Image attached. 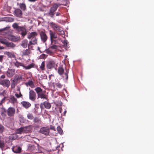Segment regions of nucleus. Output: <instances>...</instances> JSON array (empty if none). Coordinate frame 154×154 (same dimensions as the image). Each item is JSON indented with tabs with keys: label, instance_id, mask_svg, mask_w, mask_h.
I'll list each match as a JSON object with an SVG mask.
<instances>
[{
	"label": "nucleus",
	"instance_id": "nucleus-1",
	"mask_svg": "<svg viewBox=\"0 0 154 154\" xmlns=\"http://www.w3.org/2000/svg\"><path fill=\"white\" fill-rule=\"evenodd\" d=\"M38 95V98H40L42 99L47 100V96L45 94V91H42V89L39 87H37L35 89Z\"/></svg>",
	"mask_w": 154,
	"mask_h": 154
},
{
	"label": "nucleus",
	"instance_id": "nucleus-2",
	"mask_svg": "<svg viewBox=\"0 0 154 154\" xmlns=\"http://www.w3.org/2000/svg\"><path fill=\"white\" fill-rule=\"evenodd\" d=\"M60 5V4L59 3L54 4L51 7L49 12L48 13V15L51 18H53L55 13L56 11Z\"/></svg>",
	"mask_w": 154,
	"mask_h": 154
},
{
	"label": "nucleus",
	"instance_id": "nucleus-3",
	"mask_svg": "<svg viewBox=\"0 0 154 154\" xmlns=\"http://www.w3.org/2000/svg\"><path fill=\"white\" fill-rule=\"evenodd\" d=\"M10 27L7 26L3 29H0V34L3 35L8 36L10 34Z\"/></svg>",
	"mask_w": 154,
	"mask_h": 154
},
{
	"label": "nucleus",
	"instance_id": "nucleus-4",
	"mask_svg": "<svg viewBox=\"0 0 154 154\" xmlns=\"http://www.w3.org/2000/svg\"><path fill=\"white\" fill-rule=\"evenodd\" d=\"M15 109L13 107H10L6 111L9 117L13 116L15 113Z\"/></svg>",
	"mask_w": 154,
	"mask_h": 154
},
{
	"label": "nucleus",
	"instance_id": "nucleus-5",
	"mask_svg": "<svg viewBox=\"0 0 154 154\" xmlns=\"http://www.w3.org/2000/svg\"><path fill=\"white\" fill-rule=\"evenodd\" d=\"M50 24L53 29L55 31H59L62 28V27L60 26L53 22L50 23Z\"/></svg>",
	"mask_w": 154,
	"mask_h": 154
},
{
	"label": "nucleus",
	"instance_id": "nucleus-6",
	"mask_svg": "<svg viewBox=\"0 0 154 154\" xmlns=\"http://www.w3.org/2000/svg\"><path fill=\"white\" fill-rule=\"evenodd\" d=\"M49 32L50 40L51 42H52L54 41V39H56L57 38V35L55 32L51 30H49Z\"/></svg>",
	"mask_w": 154,
	"mask_h": 154
},
{
	"label": "nucleus",
	"instance_id": "nucleus-7",
	"mask_svg": "<svg viewBox=\"0 0 154 154\" xmlns=\"http://www.w3.org/2000/svg\"><path fill=\"white\" fill-rule=\"evenodd\" d=\"M40 35L41 39L43 42H45L47 41L48 37L45 31H41L40 32Z\"/></svg>",
	"mask_w": 154,
	"mask_h": 154
},
{
	"label": "nucleus",
	"instance_id": "nucleus-8",
	"mask_svg": "<svg viewBox=\"0 0 154 154\" xmlns=\"http://www.w3.org/2000/svg\"><path fill=\"white\" fill-rule=\"evenodd\" d=\"M0 84L8 88L10 85V81L8 79H4L0 81Z\"/></svg>",
	"mask_w": 154,
	"mask_h": 154
},
{
	"label": "nucleus",
	"instance_id": "nucleus-9",
	"mask_svg": "<svg viewBox=\"0 0 154 154\" xmlns=\"http://www.w3.org/2000/svg\"><path fill=\"white\" fill-rule=\"evenodd\" d=\"M39 132L42 134L48 135L49 133V130L47 127H42L40 129Z\"/></svg>",
	"mask_w": 154,
	"mask_h": 154
},
{
	"label": "nucleus",
	"instance_id": "nucleus-10",
	"mask_svg": "<svg viewBox=\"0 0 154 154\" xmlns=\"http://www.w3.org/2000/svg\"><path fill=\"white\" fill-rule=\"evenodd\" d=\"M36 94L32 90H30L29 92V98L30 100L34 101L36 99Z\"/></svg>",
	"mask_w": 154,
	"mask_h": 154
},
{
	"label": "nucleus",
	"instance_id": "nucleus-11",
	"mask_svg": "<svg viewBox=\"0 0 154 154\" xmlns=\"http://www.w3.org/2000/svg\"><path fill=\"white\" fill-rule=\"evenodd\" d=\"M15 73V70L14 69H8L7 72V75L8 77H12Z\"/></svg>",
	"mask_w": 154,
	"mask_h": 154
},
{
	"label": "nucleus",
	"instance_id": "nucleus-12",
	"mask_svg": "<svg viewBox=\"0 0 154 154\" xmlns=\"http://www.w3.org/2000/svg\"><path fill=\"white\" fill-rule=\"evenodd\" d=\"M19 32H21L20 34L23 36H24L27 34L26 29L24 26H20L17 31Z\"/></svg>",
	"mask_w": 154,
	"mask_h": 154
},
{
	"label": "nucleus",
	"instance_id": "nucleus-13",
	"mask_svg": "<svg viewBox=\"0 0 154 154\" xmlns=\"http://www.w3.org/2000/svg\"><path fill=\"white\" fill-rule=\"evenodd\" d=\"M5 38L10 41L14 42L17 41L19 39L18 38L16 37L14 35H12L10 34H9L8 36L5 37Z\"/></svg>",
	"mask_w": 154,
	"mask_h": 154
},
{
	"label": "nucleus",
	"instance_id": "nucleus-14",
	"mask_svg": "<svg viewBox=\"0 0 154 154\" xmlns=\"http://www.w3.org/2000/svg\"><path fill=\"white\" fill-rule=\"evenodd\" d=\"M37 39L36 37L30 39L28 45V48H29L30 46L32 45H35L37 44Z\"/></svg>",
	"mask_w": 154,
	"mask_h": 154
},
{
	"label": "nucleus",
	"instance_id": "nucleus-15",
	"mask_svg": "<svg viewBox=\"0 0 154 154\" xmlns=\"http://www.w3.org/2000/svg\"><path fill=\"white\" fill-rule=\"evenodd\" d=\"M14 15L17 17H21L22 15V12L21 10L17 8L16 9L14 12Z\"/></svg>",
	"mask_w": 154,
	"mask_h": 154
},
{
	"label": "nucleus",
	"instance_id": "nucleus-16",
	"mask_svg": "<svg viewBox=\"0 0 154 154\" xmlns=\"http://www.w3.org/2000/svg\"><path fill=\"white\" fill-rule=\"evenodd\" d=\"M9 102L14 105L15 103H17V100L14 96H11L9 98Z\"/></svg>",
	"mask_w": 154,
	"mask_h": 154
},
{
	"label": "nucleus",
	"instance_id": "nucleus-17",
	"mask_svg": "<svg viewBox=\"0 0 154 154\" xmlns=\"http://www.w3.org/2000/svg\"><path fill=\"white\" fill-rule=\"evenodd\" d=\"M38 35L37 33L36 32H32L30 33L27 36V38L30 40L33 38L36 37Z\"/></svg>",
	"mask_w": 154,
	"mask_h": 154
},
{
	"label": "nucleus",
	"instance_id": "nucleus-18",
	"mask_svg": "<svg viewBox=\"0 0 154 154\" xmlns=\"http://www.w3.org/2000/svg\"><path fill=\"white\" fill-rule=\"evenodd\" d=\"M55 65V63L53 61H50L47 64V67L48 69H51L54 67Z\"/></svg>",
	"mask_w": 154,
	"mask_h": 154
},
{
	"label": "nucleus",
	"instance_id": "nucleus-19",
	"mask_svg": "<svg viewBox=\"0 0 154 154\" xmlns=\"http://www.w3.org/2000/svg\"><path fill=\"white\" fill-rule=\"evenodd\" d=\"M21 104L23 107L27 109L30 107L31 106V104L29 102L23 101L21 102Z\"/></svg>",
	"mask_w": 154,
	"mask_h": 154
},
{
	"label": "nucleus",
	"instance_id": "nucleus-20",
	"mask_svg": "<svg viewBox=\"0 0 154 154\" xmlns=\"http://www.w3.org/2000/svg\"><path fill=\"white\" fill-rule=\"evenodd\" d=\"M0 112L2 117L5 118L6 116L7 112L4 108L2 107L0 108Z\"/></svg>",
	"mask_w": 154,
	"mask_h": 154
},
{
	"label": "nucleus",
	"instance_id": "nucleus-21",
	"mask_svg": "<svg viewBox=\"0 0 154 154\" xmlns=\"http://www.w3.org/2000/svg\"><path fill=\"white\" fill-rule=\"evenodd\" d=\"M28 41L26 39H24L21 42V45L23 48H26L28 46Z\"/></svg>",
	"mask_w": 154,
	"mask_h": 154
},
{
	"label": "nucleus",
	"instance_id": "nucleus-22",
	"mask_svg": "<svg viewBox=\"0 0 154 154\" xmlns=\"http://www.w3.org/2000/svg\"><path fill=\"white\" fill-rule=\"evenodd\" d=\"M13 151L16 153H18L20 152L21 148L19 146H15L12 149Z\"/></svg>",
	"mask_w": 154,
	"mask_h": 154
},
{
	"label": "nucleus",
	"instance_id": "nucleus-23",
	"mask_svg": "<svg viewBox=\"0 0 154 154\" xmlns=\"http://www.w3.org/2000/svg\"><path fill=\"white\" fill-rule=\"evenodd\" d=\"M5 45L8 47L11 48H14L16 47V45L12 42H8Z\"/></svg>",
	"mask_w": 154,
	"mask_h": 154
},
{
	"label": "nucleus",
	"instance_id": "nucleus-24",
	"mask_svg": "<svg viewBox=\"0 0 154 154\" xmlns=\"http://www.w3.org/2000/svg\"><path fill=\"white\" fill-rule=\"evenodd\" d=\"M22 56H25L29 55L30 53V51L28 49H26L22 52Z\"/></svg>",
	"mask_w": 154,
	"mask_h": 154
},
{
	"label": "nucleus",
	"instance_id": "nucleus-25",
	"mask_svg": "<svg viewBox=\"0 0 154 154\" xmlns=\"http://www.w3.org/2000/svg\"><path fill=\"white\" fill-rule=\"evenodd\" d=\"M22 130L23 132L24 133H27L30 131L31 130L30 127V126H28L25 127H22Z\"/></svg>",
	"mask_w": 154,
	"mask_h": 154
},
{
	"label": "nucleus",
	"instance_id": "nucleus-26",
	"mask_svg": "<svg viewBox=\"0 0 154 154\" xmlns=\"http://www.w3.org/2000/svg\"><path fill=\"white\" fill-rule=\"evenodd\" d=\"M64 72V70L63 67L62 66L59 67L58 70V72L59 75H62L63 74Z\"/></svg>",
	"mask_w": 154,
	"mask_h": 154
},
{
	"label": "nucleus",
	"instance_id": "nucleus-27",
	"mask_svg": "<svg viewBox=\"0 0 154 154\" xmlns=\"http://www.w3.org/2000/svg\"><path fill=\"white\" fill-rule=\"evenodd\" d=\"M44 105L45 107L47 109H49L51 107V104L48 102L45 101L44 103Z\"/></svg>",
	"mask_w": 154,
	"mask_h": 154
},
{
	"label": "nucleus",
	"instance_id": "nucleus-28",
	"mask_svg": "<svg viewBox=\"0 0 154 154\" xmlns=\"http://www.w3.org/2000/svg\"><path fill=\"white\" fill-rule=\"evenodd\" d=\"M20 8L23 11H25L26 9V6L24 3H20L19 4Z\"/></svg>",
	"mask_w": 154,
	"mask_h": 154
},
{
	"label": "nucleus",
	"instance_id": "nucleus-29",
	"mask_svg": "<svg viewBox=\"0 0 154 154\" xmlns=\"http://www.w3.org/2000/svg\"><path fill=\"white\" fill-rule=\"evenodd\" d=\"M26 84L27 86H29L31 88H34L35 87L32 81H29L28 82L26 83Z\"/></svg>",
	"mask_w": 154,
	"mask_h": 154
},
{
	"label": "nucleus",
	"instance_id": "nucleus-30",
	"mask_svg": "<svg viewBox=\"0 0 154 154\" xmlns=\"http://www.w3.org/2000/svg\"><path fill=\"white\" fill-rule=\"evenodd\" d=\"M1 43L4 45H6L7 43L8 42V40L4 38H0Z\"/></svg>",
	"mask_w": 154,
	"mask_h": 154
},
{
	"label": "nucleus",
	"instance_id": "nucleus-31",
	"mask_svg": "<svg viewBox=\"0 0 154 154\" xmlns=\"http://www.w3.org/2000/svg\"><path fill=\"white\" fill-rule=\"evenodd\" d=\"M5 54L7 55L10 58L15 57L14 54V53H12L6 51L5 52Z\"/></svg>",
	"mask_w": 154,
	"mask_h": 154
},
{
	"label": "nucleus",
	"instance_id": "nucleus-32",
	"mask_svg": "<svg viewBox=\"0 0 154 154\" xmlns=\"http://www.w3.org/2000/svg\"><path fill=\"white\" fill-rule=\"evenodd\" d=\"M34 66V64L33 63H32V64H31L29 65H28V66H25L24 65H23V67L25 69H29L31 68H32L33 67V66Z\"/></svg>",
	"mask_w": 154,
	"mask_h": 154
},
{
	"label": "nucleus",
	"instance_id": "nucleus-33",
	"mask_svg": "<svg viewBox=\"0 0 154 154\" xmlns=\"http://www.w3.org/2000/svg\"><path fill=\"white\" fill-rule=\"evenodd\" d=\"M14 64L15 66L18 67L20 66H23V64L22 63H20L18 61H16V62L14 63Z\"/></svg>",
	"mask_w": 154,
	"mask_h": 154
},
{
	"label": "nucleus",
	"instance_id": "nucleus-34",
	"mask_svg": "<svg viewBox=\"0 0 154 154\" xmlns=\"http://www.w3.org/2000/svg\"><path fill=\"white\" fill-rule=\"evenodd\" d=\"M34 122L36 123H40L41 122V120L38 117H35L34 119Z\"/></svg>",
	"mask_w": 154,
	"mask_h": 154
},
{
	"label": "nucleus",
	"instance_id": "nucleus-35",
	"mask_svg": "<svg viewBox=\"0 0 154 154\" xmlns=\"http://www.w3.org/2000/svg\"><path fill=\"white\" fill-rule=\"evenodd\" d=\"M13 27L14 28L16 29L17 31L19 30V29L20 28V26H18L17 23H14L12 25Z\"/></svg>",
	"mask_w": 154,
	"mask_h": 154
},
{
	"label": "nucleus",
	"instance_id": "nucleus-36",
	"mask_svg": "<svg viewBox=\"0 0 154 154\" xmlns=\"http://www.w3.org/2000/svg\"><path fill=\"white\" fill-rule=\"evenodd\" d=\"M15 96L17 98L22 97H23V95L21 94L20 91V92H19V94H18L17 93H16L15 94Z\"/></svg>",
	"mask_w": 154,
	"mask_h": 154
},
{
	"label": "nucleus",
	"instance_id": "nucleus-37",
	"mask_svg": "<svg viewBox=\"0 0 154 154\" xmlns=\"http://www.w3.org/2000/svg\"><path fill=\"white\" fill-rule=\"evenodd\" d=\"M45 62L44 61H43L42 63L41 66H40V68L42 70H44L45 69Z\"/></svg>",
	"mask_w": 154,
	"mask_h": 154
},
{
	"label": "nucleus",
	"instance_id": "nucleus-38",
	"mask_svg": "<svg viewBox=\"0 0 154 154\" xmlns=\"http://www.w3.org/2000/svg\"><path fill=\"white\" fill-rule=\"evenodd\" d=\"M57 130L59 133L62 134L63 133V131L60 126H58L57 128Z\"/></svg>",
	"mask_w": 154,
	"mask_h": 154
},
{
	"label": "nucleus",
	"instance_id": "nucleus-39",
	"mask_svg": "<svg viewBox=\"0 0 154 154\" xmlns=\"http://www.w3.org/2000/svg\"><path fill=\"white\" fill-rule=\"evenodd\" d=\"M5 146V143L4 141L0 140V148H3Z\"/></svg>",
	"mask_w": 154,
	"mask_h": 154
},
{
	"label": "nucleus",
	"instance_id": "nucleus-40",
	"mask_svg": "<svg viewBox=\"0 0 154 154\" xmlns=\"http://www.w3.org/2000/svg\"><path fill=\"white\" fill-rule=\"evenodd\" d=\"M4 130V127L1 124H0V133H2Z\"/></svg>",
	"mask_w": 154,
	"mask_h": 154
},
{
	"label": "nucleus",
	"instance_id": "nucleus-41",
	"mask_svg": "<svg viewBox=\"0 0 154 154\" xmlns=\"http://www.w3.org/2000/svg\"><path fill=\"white\" fill-rule=\"evenodd\" d=\"M28 119H32L33 118V115L30 114H29L27 116Z\"/></svg>",
	"mask_w": 154,
	"mask_h": 154
},
{
	"label": "nucleus",
	"instance_id": "nucleus-42",
	"mask_svg": "<svg viewBox=\"0 0 154 154\" xmlns=\"http://www.w3.org/2000/svg\"><path fill=\"white\" fill-rule=\"evenodd\" d=\"M59 34L60 35H62L64 34V32L63 30V28L61 29V30L59 31Z\"/></svg>",
	"mask_w": 154,
	"mask_h": 154
},
{
	"label": "nucleus",
	"instance_id": "nucleus-43",
	"mask_svg": "<svg viewBox=\"0 0 154 154\" xmlns=\"http://www.w3.org/2000/svg\"><path fill=\"white\" fill-rule=\"evenodd\" d=\"M23 132V131L22 130V128H21L19 129H18L17 131V133L18 134H21Z\"/></svg>",
	"mask_w": 154,
	"mask_h": 154
},
{
	"label": "nucleus",
	"instance_id": "nucleus-44",
	"mask_svg": "<svg viewBox=\"0 0 154 154\" xmlns=\"http://www.w3.org/2000/svg\"><path fill=\"white\" fill-rule=\"evenodd\" d=\"M50 48L52 49H56L57 48V46L56 45H54L51 46Z\"/></svg>",
	"mask_w": 154,
	"mask_h": 154
},
{
	"label": "nucleus",
	"instance_id": "nucleus-45",
	"mask_svg": "<svg viewBox=\"0 0 154 154\" xmlns=\"http://www.w3.org/2000/svg\"><path fill=\"white\" fill-rule=\"evenodd\" d=\"M5 97L4 98L2 99V100H1L0 103V105H2V104L4 103L5 100Z\"/></svg>",
	"mask_w": 154,
	"mask_h": 154
},
{
	"label": "nucleus",
	"instance_id": "nucleus-46",
	"mask_svg": "<svg viewBox=\"0 0 154 154\" xmlns=\"http://www.w3.org/2000/svg\"><path fill=\"white\" fill-rule=\"evenodd\" d=\"M50 129L54 130V131H55L56 130L54 126L51 125L50 126Z\"/></svg>",
	"mask_w": 154,
	"mask_h": 154
},
{
	"label": "nucleus",
	"instance_id": "nucleus-47",
	"mask_svg": "<svg viewBox=\"0 0 154 154\" xmlns=\"http://www.w3.org/2000/svg\"><path fill=\"white\" fill-rule=\"evenodd\" d=\"M57 87L59 88H61L62 87V85L60 83H58L57 84Z\"/></svg>",
	"mask_w": 154,
	"mask_h": 154
},
{
	"label": "nucleus",
	"instance_id": "nucleus-48",
	"mask_svg": "<svg viewBox=\"0 0 154 154\" xmlns=\"http://www.w3.org/2000/svg\"><path fill=\"white\" fill-rule=\"evenodd\" d=\"M4 57V55H0V62H2Z\"/></svg>",
	"mask_w": 154,
	"mask_h": 154
},
{
	"label": "nucleus",
	"instance_id": "nucleus-49",
	"mask_svg": "<svg viewBox=\"0 0 154 154\" xmlns=\"http://www.w3.org/2000/svg\"><path fill=\"white\" fill-rule=\"evenodd\" d=\"M68 72H66L65 73V74H64L65 76L66 77V80H67L68 79Z\"/></svg>",
	"mask_w": 154,
	"mask_h": 154
},
{
	"label": "nucleus",
	"instance_id": "nucleus-50",
	"mask_svg": "<svg viewBox=\"0 0 154 154\" xmlns=\"http://www.w3.org/2000/svg\"><path fill=\"white\" fill-rule=\"evenodd\" d=\"M63 43L65 45H67V41L66 40H64L63 41Z\"/></svg>",
	"mask_w": 154,
	"mask_h": 154
},
{
	"label": "nucleus",
	"instance_id": "nucleus-51",
	"mask_svg": "<svg viewBox=\"0 0 154 154\" xmlns=\"http://www.w3.org/2000/svg\"><path fill=\"white\" fill-rule=\"evenodd\" d=\"M11 86L12 88H14L15 87V85L14 83L12 84L11 85Z\"/></svg>",
	"mask_w": 154,
	"mask_h": 154
},
{
	"label": "nucleus",
	"instance_id": "nucleus-52",
	"mask_svg": "<svg viewBox=\"0 0 154 154\" xmlns=\"http://www.w3.org/2000/svg\"><path fill=\"white\" fill-rule=\"evenodd\" d=\"M60 15V14L59 12H57L56 13V16H58Z\"/></svg>",
	"mask_w": 154,
	"mask_h": 154
},
{
	"label": "nucleus",
	"instance_id": "nucleus-53",
	"mask_svg": "<svg viewBox=\"0 0 154 154\" xmlns=\"http://www.w3.org/2000/svg\"><path fill=\"white\" fill-rule=\"evenodd\" d=\"M5 49V48L4 47H3L2 46H0V50H2L4 49Z\"/></svg>",
	"mask_w": 154,
	"mask_h": 154
},
{
	"label": "nucleus",
	"instance_id": "nucleus-54",
	"mask_svg": "<svg viewBox=\"0 0 154 154\" xmlns=\"http://www.w3.org/2000/svg\"><path fill=\"white\" fill-rule=\"evenodd\" d=\"M30 2H34L36 1V0H28Z\"/></svg>",
	"mask_w": 154,
	"mask_h": 154
},
{
	"label": "nucleus",
	"instance_id": "nucleus-55",
	"mask_svg": "<svg viewBox=\"0 0 154 154\" xmlns=\"http://www.w3.org/2000/svg\"><path fill=\"white\" fill-rule=\"evenodd\" d=\"M62 111V109L61 108H60L59 109V111L60 113H61Z\"/></svg>",
	"mask_w": 154,
	"mask_h": 154
},
{
	"label": "nucleus",
	"instance_id": "nucleus-56",
	"mask_svg": "<svg viewBox=\"0 0 154 154\" xmlns=\"http://www.w3.org/2000/svg\"><path fill=\"white\" fill-rule=\"evenodd\" d=\"M1 78L4 79L5 78V75H2L1 77Z\"/></svg>",
	"mask_w": 154,
	"mask_h": 154
},
{
	"label": "nucleus",
	"instance_id": "nucleus-57",
	"mask_svg": "<svg viewBox=\"0 0 154 154\" xmlns=\"http://www.w3.org/2000/svg\"><path fill=\"white\" fill-rule=\"evenodd\" d=\"M17 91H19V92L20 91V88L18 87V89H17Z\"/></svg>",
	"mask_w": 154,
	"mask_h": 154
},
{
	"label": "nucleus",
	"instance_id": "nucleus-58",
	"mask_svg": "<svg viewBox=\"0 0 154 154\" xmlns=\"http://www.w3.org/2000/svg\"><path fill=\"white\" fill-rule=\"evenodd\" d=\"M40 108H41L42 109V104H41L40 105Z\"/></svg>",
	"mask_w": 154,
	"mask_h": 154
},
{
	"label": "nucleus",
	"instance_id": "nucleus-59",
	"mask_svg": "<svg viewBox=\"0 0 154 154\" xmlns=\"http://www.w3.org/2000/svg\"><path fill=\"white\" fill-rule=\"evenodd\" d=\"M38 50H39V51H40L41 53H42V52H41V51H40V48H39V47H38Z\"/></svg>",
	"mask_w": 154,
	"mask_h": 154
},
{
	"label": "nucleus",
	"instance_id": "nucleus-60",
	"mask_svg": "<svg viewBox=\"0 0 154 154\" xmlns=\"http://www.w3.org/2000/svg\"><path fill=\"white\" fill-rule=\"evenodd\" d=\"M66 111H65L64 112V115H65V114H66Z\"/></svg>",
	"mask_w": 154,
	"mask_h": 154
},
{
	"label": "nucleus",
	"instance_id": "nucleus-61",
	"mask_svg": "<svg viewBox=\"0 0 154 154\" xmlns=\"http://www.w3.org/2000/svg\"><path fill=\"white\" fill-rule=\"evenodd\" d=\"M46 52H49L48 50V49L47 50H46Z\"/></svg>",
	"mask_w": 154,
	"mask_h": 154
},
{
	"label": "nucleus",
	"instance_id": "nucleus-62",
	"mask_svg": "<svg viewBox=\"0 0 154 154\" xmlns=\"http://www.w3.org/2000/svg\"><path fill=\"white\" fill-rule=\"evenodd\" d=\"M0 95H3V93H0Z\"/></svg>",
	"mask_w": 154,
	"mask_h": 154
},
{
	"label": "nucleus",
	"instance_id": "nucleus-63",
	"mask_svg": "<svg viewBox=\"0 0 154 154\" xmlns=\"http://www.w3.org/2000/svg\"><path fill=\"white\" fill-rule=\"evenodd\" d=\"M60 147V146H58L57 147Z\"/></svg>",
	"mask_w": 154,
	"mask_h": 154
},
{
	"label": "nucleus",
	"instance_id": "nucleus-64",
	"mask_svg": "<svg viewBox=\"0 0 154 154\" xmlns=\"http://www.w3.org/2000/svg\"><path fill=\"white\" fill-rule=\"evenodd\" d=\"M51 76V75H49V78H50V76Z\"/></svg>",
	"mask_w": 154,
	"mask_h": 154
}]
</instances>
